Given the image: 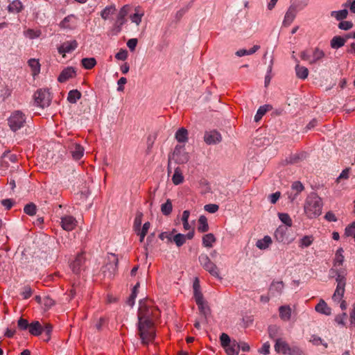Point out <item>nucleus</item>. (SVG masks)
I'll list each match as a JSON object with an SVG mask.
<instances>
[{"mask_svg":"<svg viewBox=\"0 0 355 355\" xmlns=\"http://www.w3.org/2000/svg\"><path fill=\"white\" fill-rule=\"evenodd\" d=\"M116 59L119 60H125L128 58V51L125 49H121L116 55Z\"/></svg>","mask_w":355,"mask_h":355,"instance_id":"bf43d9fd","label":"nucleus"},{"mask_svg":"<svg viewBox=\"0 0 355 355\" xmlns=\"http://www.w3.org/2000/svg\"><path fill=\"white\" fill-rule=\"evenodd\" d=\"M272 241L270 236H265L263 239H259L256 243V246L259 250H263L269 248L272 244Z\"/></svg>","mask_w":355,"mask_h":355,"instance_id":"bb28decb","label":"nucleus"},{"mask_svg":"<svg viewBox=\"0 0 355 355\" xmlns=\"http://www.w3.org/2000/svg\"><path fill=\"white\" fill-rule=\"evenodd\" d=\"M324 57V53L322 50L315 48L311 53V60H309L310 64H313L321 60Z\"/></svg>","mask_w":355,"mask_h":355,"instance_id":"c85d7f7f","label":"nucleus"},{"mask_svg":"<svg viewBox=\"0 0 355 355\" xmlns=\"http://www.w3.org/2000/svg\"><path fill=\"white\" fill-rule=\"evenodd\" d=\"M28 331L33 336H39L42 333V327L38 321L33 322L29 325Z\"/></svg>","mask_w":355,"mask_h":355,"instance_id":"7c9ffc66","label":"nucleus"},{"mask_svg":"<svg viewBox=\"0 0 355 355\" xmlns=\"http://www.w3.org/2000/svg\"><path fill=\"white\" fill-rule=\"evenodd\" d=\"M82 65L86 69H91L96 64V60L94 58H85L81 60Z\"/></svg>","mask_w":355,"mask_h":355,"instance_id":"79ce46f5","label":"nucleus"},{"mask_svg":"<svg viewBox=\"0 0 355 355\" xmlns=\"http://www.w3.org/2000/svg\"><path fill=\"white\" fill-rule=\"evenodd\" d=\"M220 340L221 345L223 348L228 346L229 344L231 343V340H230V336L225 333L221 334V335L220 336Z\"/></svg>","mask_w":355,"mask_h":355,"instance_id":"5fc2aeb1","label":"nucleus"},{"mask_svg":"<svg viewBox=\"0 0 355 355\" xmlns=\"http://www.w3.org/2000/svg\"><path fill=\"white\" fill-rule=\"evenodd\" d=\"M345 43V40L340 36H335L331 40V47L334 49H338Z\"/></svg>","mask_w":355,"mask_h":355,"instance_id":"ea45409f","label":"nucleus"},{"mask_svg":"<svg viewBox=\"0 0 355 355\" xmlns=\"http://www.w3.org/2000/svg\"><path fill=\"white\" fill-rule=\"evenodd\" d=\"M41 34L40 30L28 29L24 32V35L31 40L38 38Z\"/></svg>","mask_w":355,"mask_h":355,"instance_id":"8fccbe9b","label":"nucleus"},{"mask_svg":"<svg viewBox=\"0 0 355 355\" xmlns=\"http://www.w3.org/2000/svg\"><path fill=\"white\" fill-rule=\"evenodd\" d=\"M24 211L26 214L33 216L36 214V206L33 203H29L24 207Z\"/></svg>","mask_w":355,"mask_h":355,"instance_id":"603ef678","label":"nucleus"},{"mask_svg":"<svg viewBox=\"0 0 355 355\" xmlns=\"http://www.w3.org/2000/svg\"><path fill=\"white\" fill-rule=\"evenodd\" d=\"M198 230L200 232H206L209 230L207 219L205 216H200L198 219Z\"/></svg>","mask_w":355,"mask_h":355,"instance_id":"e433bc0d","label":"nucleus"},{"mask_svg":"<svg viewBox=\"0 0 355 355\" xmlns=\"http://www.w3.org/2000/svg\"><path fill=\"white\" fill-rule=\"evenodd\" d=\"M260 46L259 45H254L250 49H239L236 52V55L238 57H242L244 55H249L254 53L259 49Z\"/></svg>","mask_w":355,"mask_h":355,"instance_id":"4c0bfd02","label":"nucleus"},{"mask_svg":"<svg viewBox=\"0 0 355 355\" xmlns=\"http://www.w3.org/2000/svg\"><path fill=\"white\" fill-rule=\"evenodd\" d=\"M290 227L283 225H279L274 232V237L279 243L289 244L293 239L290 237Z\"/></svg>","mask_w":355,"mask_h":355,"instance_id":"6e6552de","label":"nucleus"},{"mask_svg":"<svg viewBox=\"0 0 355 355\" xmlns=\"http://www.w3.org/2000/svg\"><path fill=\"white\" fill-rule=\"evenodd\" d=\"M270 109H271V106L269 105H263L262 106H260L254 116V121L255 122L259 121L261 119V118L263 117V116Z\"/></svg>","mask_w":355,"mask_h":355,"instance_id":"72a5a7b5","label":"nucleus"},{"mask_svg":"<svg viewBox=\"0 0 355 355\" xmlns=\"http://www.w3.org/2000/svg\"><path fill=\"white\" fill-rule=\"evenodd\" d=\"M172 242H174L177 247H181L186 243L184 234L178 233L173 235Z\"/></svg>","mask_w":355,"mask_h":355,"instance_id":"09e8293b","label":"nucleus"},{"mask_svg":"<svg viewBox=\"0 0 355 355\" xmlns=\"http://www.w3.org/2000/svg\"><path fill=\"white\" fill-rule=\"evenodd\" d=\"M204 141L207 145H216L222 141V136L216 130L207 131L204 135Z\"/></svg>","mask_w":355,"mask_h":355,"instance_id":"dca6fc26","label":"nucleus"},{"mask_svg":"<svg viewBox=\"0 0 355 355\" xmlns=\"http://www.w3.org/2000/svg\"><path fill=\"white\" fill-rule=\"evenodd\" d=\"M132 7L130 5L123 6L119 10L116 22L114 25L115 33L117 34L121 31V28L126 22L125 17L131 11Z\"/></svg>","mask_w":355,"mask_h":355,"instance_id":"9d476101","label":"nucleus"},{"mask_svg":"<svg viewBox=\"0 0 355 355\" xmlns=\"http://www.w3.org/2000/svg\"><path fill=\"white\" fill-rule=\"evenodd\" d=\"M68 149L72 158L76 161L80 159L84 155L85 149L78 143L73 141L71 142L68 146Z\"/></svg>","mask_w":355,"mask_h":355,"instance_id":"2eb2a0df","label":"nucleus"},{"mask_svg":"<svg viewBox=\"0 0 355 355\" xmlns=\"http://www.w3.org/2000/svg\"><path fill=\"white\" fill-rule=\"evenodd\" d=\"M60 225L62 229L65 231H71L77 225L76 219L72 216L65 215L61 217Z\"/></svg>","mask_w":355,"mask_h":355,"instance_id":"f3484780","label":"nucleus"},{"mask_svg":"<svg viewBox=\"0 0 355 355\" xmlns=\"http://www.w3.org/2000/svg\"><path fill=\"white\" fill-rule=\"evenodd\" d=\"M172 202L169 199H168L165 203L162 205L161 211L164 215L168 216L172 212Z\"/></svg>","mask_w":355,"mask_h":355,"instance_id":"49530a36","label":"nucleus"},{"mask_svg":"<svg viewBox=\"0 0 355 355\" xmlns=\"http://www.w3.org/2000/svg\"><path fill=\"white\" fill-rule=\"evenodd\" d=\"M275 343L274 345L275 351L277 353L282 354H288L291 350V347L289 346L288 343L282 338H275Z\"/></svg>","mask_w":355,"mask_h":355,"instance_id":"a211bd4d","label":"nucleus"},{"mask_svg":"<svg viewBox=\"0 0 355 355\" xmlns=\"http://www.w3.org/2000/svg\"><path fill=\"white\" fill-rule=\"evenodd\" d=\"M270 345L268 342H266L263 344L262 347L259 349L260 354L268 355L270 354Z\"/></svg>","mask_w":355,"mask_h":355,"instance_id":"052dcab7","label":"nucleus"},{"mask_svg":"<svg viewBox=\"0 0 355 355\" xmlns=\"http://www.w3.org/2000/svg\"><path fill=\"white\" fill-rule=\"evenodd\" d=\"M144 15V12L138 6L135 8V12L130 15V19L132 23L139 26L141 22V19Z\"/></svg>","mask_w":355,"mask_h":355,"instance_id":"a878e982","label":"nucleus"},{"mask_svg":"<svg viewBox=\"0 0 355 355\" xmlns=\"http://www.w3.org/2000/svg\"><path fill=\"white\" fill-rule=\"evenodd\" d=\"M34 98L35 104L42 108L48 107L51 101L50 93L46 89L37 90L34 94Z\"/></svg>","mask_w":355,"mask_h":355,"instance_id":"1a4fd4ad","label":"nucleus"},{"mask_svg":"<svg viewBox=\"0 0 355 355\" xmlns=\"http://www.w3.org/2000/svg\"><path fill=\"white\" fill-rule=\"evenodd\" d=\"M85 257L83 253L78 254L70 263V268L74 274H80L85 269Z\"/></svg>","mask_w":355,"mask_h":355,"instance_id":"4468645a","label":"nucleus"},{"mask_svg":"<svg viewBox=\"0 0 355 355\" xmlns=\"http://www.w3.org/2000/svg\"><path fill=\"white\" fill-rule=\"evenodd\" d=\"M228 355H238L239 350L238 347V343L233 341L228 346L224 348Z\"/></svg>","mask_w":355,"mask_h":355,"instance_id":"a19ab883","label":"nucleus"},{"mask_svg":"<svg viewBox=\"0 0 355 355\" xmlns=\"http://www.w3.org/2000/svg\"><path fill=\"white\" fill-rule=\"evenodd\" d=\"M205 211L214 214L218 210V206L216 204H208L204 207Z\"/></svg>","mask_w":355,"mask_h":355,"instance_id":"338daca9","label":"nucleus"},{"mask_svg":"<svg viewBox=\"0 0 355 355\" xmlns=\"http://www.w3.org/2000/svg\"><path fill=\"white\" fill-rule=\"evenodd\" d=\"M26 117L25 114L20 110H15L12 112L8 119V123L10 128L16 132L21 129L26 123Z\"/></svg>","mask_w":355,"mask_h":355,"instance_id":"39448f33","label":"nucleus"},{"mask_svg":"<svg viewBox=\"0 0 355 355\" xmlns=\"http://www.w3.org/2000/svg\"><path fill=\"white\" fill-rule=\"evenodd\" d=\"M118 268V258L114 254H109L107 261L103 268V272L105 276L112 277L116 272Z\"/></svg>","mask_w":355,"mask_h":355,"instance_id":"0eeeda50","label":"nucleus"},{"mask_svg":"<svg viewBox=\"0 0 355 355\" xmlns=\"http://www.w3.org/2000/svg\"><path fill=\"white\" fill-rule=\"evenodd\" d=\"M323 203L321 198L317 193L312 192L306 197L304 211L308 218L312 219L318 217L322 214Z\"/></svg>","mask_w":355,"mask_h":355,"instance_id":"f03ea898","label":"nucleus"},{"mask_svg":"<svg viewBox=\"0 0 355 355\" xmlns=\"http://www.w3.org/2000/svg\"><path fill=\"white\" fill-rule=\"evenodd\" d=\"M284 284L282 281H273L269 287V293L272 296H279L283 293Z\"/></svg>","mask_w":355,"mask_h":355,"instance_id":"aec40b11","label":"nucleus"},{"mask_svg":"<svg viewBox=\"0 0 355 355\" xmlns=\"http://www.w3.org/2000/svg\"><path fill=\"white\" fill-rule=\"evenodd\" d=\"M173 234L172 232H162L159 235V238L161 239V240H164V239H166L168 242H172L173 241Z\"/></svg>","mask_w":355,"mask_h":355,"instance_id":"680f3d73","label":"nucleus"},{"mask_svg":"<svg viewBox=\"0 0 355 355\" xmlns=\"http://www.w3.org/2000/svg\"><path fill=\"white\" fill-rule=\"evenodd\" d=\"M189 133L186 128H180L175 132V139L180 144H185L189 139Z\"/></svg>","mask_w":355,"mask_h":355,"instance_id":"393cba45","label":"nucleus"},{"mask_svg":"<svg viewBox=\"0 0 355 355\" xmlns=\"http://www.w3.org/2000/svg\"><path fill=\"white\" fill-rule=\"evenodd\" d=\"M78 46V43L76 40L65 41L57 47L59 54L63 58L67 53H70L75 51Z\"/></svg>","mask_w":355,"mask_h":355,"instance_id":"9b49d317","label":"nucleus"},{"mask_svg":"<svg viewBox=\"0 0 355 355\" xmlns=\"http://www.w3.org/2000/svg\"><path fill=\"white\" fill-rule=\"evenodd\" d=\"M202 241L205 248H211L216 242V237L213 234L209 233L203 236Z\"/></svg>","mask_w":355,"mask_h":355,"instance_id":"f704fd0d","label":"nucleus"},{"mask_svg":"<svg viewBox=\"0 0 355 355\" xmlns=\"http://www.w3.org/2000/svg\"><path fill=\"white\" fill-rule=\"evenodd\" d=\"M198 259L200 265L211 275L218 279H221L218 267L210 260L209 257L206 254H201Z\"/></svg>","mask_w":355,"mask_h":355,"instance_id":"423d86ee","label":"nucleus"},{"mask_svg":"<svg viewBox=\"0 0 355 355\" xmlns=\"http://www.w3.org/2000/svg\"><path fill=\"white\" fill-rule=\"evenodd\" d=\"M278 216L279 220L284 224L283 225L291 227L293 225L292 220L290 216L286 213H279Z\"/></svg>","mask_w":355,"mask_h":355,"instance_id":"37998d69","label":"nucleus"},{"mask_svg":"<svg viewBox=\"0 0 355 355\" xmlns=\"http://www.w3.org/2000/svg\"><path fill=\"white\" fill-rule=\"evenodd\" d=\"M143 214L141 212H137L134 221V227L135 231H137L141 225Z\"/></svg>","mask_w":355,"mask_h":355,"instance_id":"6e6d98bb","label":"nucleus"},{"mask_svg":"<svg viewBox=\"0 0 355 355\" xmlns=\"http://www.w3.org/2000/svg\"><path fill=\"white\" fill-rule=\"evenodd\" d=\"M313 241L312 236H304L300 240L299 247L301 248H307L312 244Z\"/></svg>","mask_w":355,"mask_h":355,"instance_id":"a18cd8bd","label":"nucleus"},{"mask_svg":"<svg viewBox=\"0 0 355 355\" xmlns=\"http://www.w3.org/2000/svg\"><path fill=\"white\" fill-rule=\"evenodd\" d=\"M81 98V93L77 89L71 90L67 96V101L70 103H76V102Z\"/></svg>","mask_w":355,"mask_h":355,"instance_id":"58836bf2","label":"nucleus"},{"mask_svg":"<svg viewBox=\"0 0 355 355\" xmlns=\"http://www.w3.org/2000/svg\"><path fill=\"white\" fill-rule=\"evenodd\" d=\"M23 7V4L19 0H14L8 5V10L10 12L18 13L22 10Z\"/></svg>","mask_w":355,"mask_h":355,"instance_id":"473e14b6","label":"nucleus"},{"mask_svg":"<svg viewBox=\"0 0 355 355\" xmlns=\"http://www.w3.org/2000/svg\"><path fill=\"white\" fill-rule=\"evenodd\" d=\"M155 315L154 309L148 304V300H141L137 313L138 321L146 320L147 322H153Z\"/></svg>","mask_w":355,"mask_h":355,"instance_id":"20e7f679","label":"nucleus"},{"mask_svg":"<svg viewBox=\"0 0 355 355\" xmlns=\"http://www.w3.org/2000/svg\"><path fill=\"white\" fill-rule=\"evenodd\" d=\"M59 26L64 30H74L78 26V17L73 14L69 15L60 22Z\"/></svg>","mask_w":355,"mask_h":355,"instance_id":"ddd939ff","label":"nucleus"},{"mask_svg":"<svg viewBox=\"0 0 355 355\" xmlns=\"http://www.w3.org/2000/svg\"><path fill=\"white\" fill-rule=\"evenodd\" d=\"M195 301L198 306L200 312L205 317L209 314L210 310L207 304V302L204 300L203 296H198V298L195 299Z\"/></svg>","mask_w":355,"mask_h":355,"instance_id":"4be33fe9","label":"nucleus"},{"mask_svg":"<svg viewBox=\"0 0 355 355\" xmlns=\"http://www.w3.org/2000/svg\"><path fill=\"white\" fill-rule=\"evenodd\" d=\"M76 75L75 69L72 67H68L64 69L58 78L60 83H64L67 80L74 77Z\"/></svg>","mask_w":355,"mask_h":355,"instance_id":"412c9836","label":"nucleus"},{"mask_svg":"<svg viewBox=\"0 0 355 355\" xmlns=\"http://www.w3.org/2000/svg\"><path fill=\"white\" fill-rule=\"evenodd\" d=\"M293 58L295 59V61L296 62V66H295V73H296L297 77L298 78L302 79V80L306 79L309 75L308 69L305 67L300 66L299 64L298 60L297 58H295L294 56H293Z\"/></svg>","mask_w":355,"mask_h":355,"instance_id":"5701e85b","label":"nucleus"},{"mask_svg":"<svg viewBox=\"0 0 355 355\" xmlns=\"http://www.w3.org/2000/svg\"><path fill=\"white\" fill-rule=\"evenodd\" d=\"M33 76L38 75L40 72V64L39 60L31 58L28 61Z\"/></svg>","mask_w":355,"mask_h":355,"instance_id":"2f4dec72","label":"nucleus"},{"mask_svg":"<svg viewBox=\"0 0 355 355\" xmlns=\"http://www.w3.org/2000/svg\"><path fill=\"white\" fill-rule=\"evenodd\" d=\"M304 187L303 184L300 182H294L291 185V190L292 191H295V194L294 196L290 195L289 200L291 202L294 201L296 199L298 194L304 190Z\"/></svg>","mask_w":355,"mask_h":355,"instance_id":"cd10ccee","label":"nucleus"},{"mask_svg":"<svg viewBox=\"0 0 355 355\" xmlns=\"http://www.w3.org/2000/svg\"><path fill=\"white\" fill-rule=\"evenodd\" d=\"M193 288L194 299L198 298V295L200 296V297L203 296L202 293L200 292V284H199V281H198V279L197 278L195 279V281L193 282Z\"/></svg>","mask_w":355,"mask_h":355,"instance_id":"864d4df0","label":"nucleus"},{"mask_svg":"<svg viewBox=\"0 0 355 355\" xmlns=\"http://www.w3.org/2000/svg\"><path fill=\"white\" fill-rule=\"evenodd\" d=\"M343 252L342 248L336 250L333 266L329 272V277L334 278L336 282V288L332 296V300L336 302H340L343 297L347 282V270L346 268L343 267L345 261Z\"/></svg>","mask_w":355,"mask_h":355,"instance_id":"f257e3e1","label":"nucleus"},{"mask_svg":"<svg viewBox=\"0 0 355 355\" xmlns=\"http://www.w3.org/2000/svg\"><path fill=\"white\" fill-rule=\"evenodd\" d=\"M278 327L275 325L268 327V334L270 338L275 339L277 336Z\"/></svg>","mask_w":355,"mask_h":355,"instance_id":"0e129e2a","label":"nucleus"},{"mask_svg":"<svg viewBox=\"0 0 355 355\" xmlns=\"http://www.w3.org/2000/svg\"><path fill=\"white\" fill-rule=\"evenodd\" d=\"M137 334L144 345H148L156 336L154 322L138 321L137 324Z\"/></svg>","mask_w":355,"mask_h":355,"instance_id":"7ed1b4c3","label":"nucleus"},{"mask_svg":"<svg viewBox=\"0 0 355 355\" xmlns=\"http://www.w3.org/2000/svg\"><path fill=\"white\" fill-rule=\"evenodd\" d=\"M355 234V221L345 227V235L346 236H354Z\"/></svg>","mask_w":355,"mask_h":355,"instance_id":"4d7b16f0","label":"nucleus"},{"mask_svg":"<svg viewBox=\"0 0 355 355\" xmlns=\"http://www.w3.org/2000/svg\"><path fill=\"white\" fill-rule=\"evenodd\" d=\"M173 159L179 164H184L188 162L189 156L185 151L184 145H177L173 153Z\"/></svg>","mask_w":355,"mask_h":355,"instance_id":"f8f14e48","label":"nucleus"},{"mask_svg":"<svg viewBox=\"0 0 355 355\" xmlns=\"http://www.w3.org/2000/svg\"><path fill=\"white\" fill-rule=\"evenodd\" d=\"M352 23L349 21H342L338 24L339 28L345 31L350 29L352 27Z\"/></svg>","mask_w":355,"mask_h":355,"instance_id":"69168bd1","label":"nucleus"},{"mask_svg":"<svg viewBox=\"0 0 355 355\" xmlns=\"http://www.w3.org/2000/svg\"><path fill=\"white\" fill-rule=\"evenodd\" d=\"M115 11L116 7L114 5L107 6L101 11V16L103 19L107 20Z\"/></svg>","mask_w":355,"mask_h":355,"instance_id":"c9c22d12","label":"nucleus"},{"mask_svg":"<svg viewBox=\"0 0 355 355\" xmlns=\"http://www.w3.org/2000/svg\"><path fill=\"white\" fill-rule=\"evenodd\" d=\"M17 325L20 329L26 330L28 329L30 324L27 320L21 318L17 322Z\"/></svg>","mask_w":355,"mask_h":355,"instance_id":"13d9d810","label":"nucleus"},{"mask_svg":"<svg viewBox=\"0 0 355 355\" xmlns=\"http://www.w3.org/2000/svg\"><path fill=\"white\" fill-rule=\"evenodd\" d=\"M347 14L348 11L347 9L331 12V16L335 17L338 21L345 19L347 16Z\"/></svg>","mask_w":355,"mask_h":355,"instance_id":"c03bdc74","label":"nucleus"},{"mask_svg":"<svg viewBox=\"0 0 355 355\" xmlns=\"http://www.w3.org/2000/svg\"><path fill=\"white\" fill-rule=\"evenodd\" d=\"M288 355H303V351L300 349V347L297 345H293L291 347V350L289 351Z\"/></svg>","mask_w":355,"mask_h":355,"instance_id":"e2e57ef3","label":"nucleus"},{"mask_svg":"<svg viewBox=\"0 0 355 355\" xmlns=\"http://www.w3.org/2000/svg\"><path fill=\"white\" fill-rule=\"evenodd\" d=\"M184 178L179 168L175 170L174 174L172 177V181L174 184L178 185L183 182Z\"/></svg>","mask_w":355,"mask_h":355,"instance_id":"de8ad7c7","label":"nucleus"},{"mask_svg":"<svg viewBox=\"0 0 355 355\" xmlns=\"http://www.w3.org/2000/svg\"><path fill=\"white\" fill-rule=\"evenodd\" d=\"M315 310L321 314L325 315H330L331 314V309L328 306L327 304L323 300H320L318 304L315 306Z\"/></svg>","mask_w":355,"mask_h":355,"instance_id":"b1692460","label":"nucleus"},{"mask_svg":"<svg viewBox=\"0 0 355 355\" xmlns=\"http://www.w3.org/2000/svg\"><path fill=\"white\" fill-rule=\"evenodd\" d=\"M279 317L282 320L288 321L291 317V309L289 306H281L279 308Z\"/></svg>","mask_w":355,"mask_h":355,"instance_id":"c756f323","label":"nucleus"},{"mask_svg":"<svg viewBox=\"0 0 355 355\" xmlns=\"http://www.w3.org/2000/svg\"><path fill=\"white\" fill-rule=\"evenodd\" d=\"M310 341L313 343V345L315 346L322 345L325 348H327L328 346L327 343L324 342V340L320 337L315 335L311 336Z\"/></svg>","mask_w":355,"mask_h":355,"instance_id":"3c124183","label":"nucleus"},{"mask_svg":"<svg viewBox=\"0 0 355 355\" xmlns=\"http://www.w3.org/2000/svg\"><path fill=\"white\" fill-rule=\"evenodd\" d=\"M137 42L138 41L137 39L136 38L130 39L127 42V46L130 49L131 51H133L137 46Z\"/></svg>","mask_w":355,"mask_h":355,"instance_id":"774afa93","label":"nucleus"},{"mask_svg":"<svg viewBox=\"0 0 355 355\" xmlns=\"http://www.w3.org/2000/svg\"><path fill=\"white\" fill-rule=\"evenodd\" d=\"M297 12L298 10L297 6L295 5H291L285 14L284 19L283 20V25L284 26H290L295 19Z\"/></svg>","mask_w":355,"mask_h":355,"instance_id":"6ab92c4d","label":"nucleus"}]
</instances>
